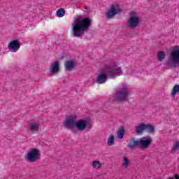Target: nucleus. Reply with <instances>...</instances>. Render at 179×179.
I'll return each instance as SVG.
<instances>
[{
	"label": "nucleus",
	"mask_w": 179,
	"mask_h": 179,
	"mask_svg": "<svg viewBox=\"0 0 179 179\" xmlns=\"http://www.w3.org/2000/svg\"><path fill=\"white\" fill-rule=\"evenodd\" d=\"M92 26V19L83 15L77 17L71 24V34L73 37L82 38Z\"/></svg>",
	"instance_id": "1"
},
{
	"label": "nucleus",
	"mask_w": 179,
	"mask_h": 179,
	"mask_svg": "<svg viewBox=\"0 0 179 179\" xmlns=\"http://www.w3.org/2000/svg\"><path fill=\"white\" fill-rule=\"evenodd\" d=\"M122 73V69L121 67L114 63L110 64L109 65H106L101 74L98 76L96 82L101 85L107 82V78L115 79L117 76H121Z\"/></svg>",
	"instance_id": "2"
},
{
	"label": "nucleus",
	"mask_w": 179,
	"mask_h": 179,
	"mask_svg": "<svg viewBox=\"0 0 179 179\" xmlns=\"http://www.w3.org/2000/svg\"><path fill=\"white\" fill-rule=\"evenodd\" d=\"M78 116L72 115L66 117L64 121V125L66 128H69L70 131H73V127H76L78 131H85L87 127V122L85 120H79L78 122Z\"/></svg>",
	"instance_id": "3"
},
{
	"label": "nucleus",
	"mask_w": 179,
	"mask_h": 179,
	"mask_svg": "<svg viewBox=\"0 0 179 179\" xmlns=\"http://www.w3.org/2000/svg\"><path fill=\"white\" fill-rule=\"evenodd\" d=\"M129 97V90L125 84H122L121 87L116 88L115 93L113 94L114 101L122 103L127 101Z\"/></svg>",
	"instance_id": "4"
},
{
	"label": "nucleus",
	"mask_w": 179,
	"mask_h": 179,
	"mask_svg": "<svg viewBox=\"0 0 179 179\" xmlns=\"http://www.w3.org/2000/svg\"><path fill=\"white\" fill-rule=\"evenodd\" d=\"M177 64H179V46L178 45L173 47V50L171 52V57L167 62V65L174 68L177 66Z\"/></svg>",
	"instance_id": "5"
},
{
	"label": "nucleus",
	"mask_w": 179,
	"mask_h": 179,
	"mask_svg": "<svg viewBox=\"0 0 179 179\" xmlns=\"http://www.w3.org/2000/svg\"><path fill=\"white\" fill-rule=\"evenodd\" d=\"M41 159V154H40V150H37V148L31 149L27 155V160L29 163H34Z\"/></svg>",
	"instance_id": "6"
},
{
	"label": "nucleus",
	"mask_w": 179,
	"mask_h": 179,
	"mask_svg": "<svg viewBox=\"0 0 179 179\" xmlns=\"http://www.w3.org/2000/svg\"><path fill=\"white\" fill-rule=\"evenodd\" d=\"M120 12H121V8L120 6L112 4L110 8L106 13V16H107L108 19H112V17H114L115 15H118Z\"/></svg>",
	"instance_id": "7"
},
{
	"label": "nucleus",
	"mask_w": 179,
	"mask_h": 179,
	"mask_svg": "<svg viewBox=\"0 0 179 179\" xmlns=\"http://www.w3.org/2000/svg\"><path fill=\"white\" fill-rule=\"evenodd\" d=\"M139 24V17L136 16V13L132 11L130 13V17L128 21V27L131 29H135Z\"/></svg>",
	"instance_id": "8"
},
{
	"label": "nucleus",
	"mask_w": 179,
	"mask_h": 179,
	"mask_svg": "<svg viewBox=\"0 0 179 179\" xmlns=\"http://www.w3.org/2000/svg\"><path fill=\"white\" fill-rule=\"evenodd\" d=\"M152 137L150 136H147L138 138L139 148L141 149H148L150 145H152Z\"/></svg>",
	"instance_id": "9"
},
{
	"label": "nucleus",
	"mask_w": 179,
	"mask_h": 179,
	"mask_svg": "<svg viewBox=\"0 0 179 179\" xmlns=\"http://www.w3.org/2000/svg\"><path fill=\"white\" fill-rule=\"evenodd\" d=\"M20 48V43L17 40H13V41L10 42V43L8 44V50L11 52H16L17 51H19Z\"/></svg>",
	"instance_id": "10"
},
{
	"label": "nucleus",
	"mask_w": 179,
	"mask_h": 179,
	"mask_svg": "<svg viewBox=\"0 0 179 179\" xmlns=\"http://www.w3.org/2000/svg\"><path fill=\"white\" fill-rule=\"evenodd\" d=\"M138 146H139V138L136 140L135 138H132L129 141V143L127 144V148L131 150H134Z\"/></svg>",
	"instance_id": "11"
},
{
	"label": "nucleus",
	"mask_w": 179,
	"mask_h": 179,
	"mask_svg": "<svg viewBox=\"0 0 179 179\" xmlns=\"http://www.w3.org/2000/svg\"><path fill=\"white\" fill-rule=\"evenodd\" d=\"M50 72L52 75H55V73H58L59 72V63L58 62L56 61L51 64Z\"/></svg>",
	"instance_id": "12"
},
{
	"label": "nucleus",
	"mask_w": 179,
	"mask_h": 179,
	"mask_svg": "<svg viewBox=\"0 0 179 179\" xmlns=\"http://www.w3.org/2000/svg\"><path fill=\"white\" fill-rule=\"evenodd\" d=\"M134 131L137 135H142L145 131V123H140L136 126Z\"/></svg>",
	"instance_id": "13"
},
{
	"label": "nucleus",
	"mask_w": 179,
	"mask_h": 179,
	"mask_svg": "<svg viewBox=\"0 0 179 179\" xmlns=\"http://www.w3.org/2000/svg\"><path fill=\"white\" fill-rule=\"evenodd\" d=\"M64 66L66 71H73V69H75V62L72 60L67 61Z\"/></svg>",
	"instance_id": "14"
},
{
	"label": "nucleus",
	"mask_w": 179,
	"mask_h": 179,
	"mask_svg": "<svg viewBox=\"0 0 179 179\" xmlns=\"http://www.w3.org/2000/svg\"><path fill=\"white\" fill-rule=\"evenodd\" d=\"M29 128L31 132H37L40 128V124L34 122L29 124Z\"/></svg>",
	"instance_id": "15"
},
{
	"label": "nucleus",
	"mask_w": 179,
	"mask_h": 179,
	"mask_svg": "<svg viewBox=\"0 0 179 179\" xmlns=\"http://www.w3.org/2000/svg\"><path fill=\"white\" fill-rule=\"evenodd\" d=\"M145 131L148 134H155V127L150 124H145Z\"/></svg>",
	"instance_id": "16"
},
{
	"label": "nucleus",
	"mask_w": 179,
	"mask_h": 179,
	"mask_svg": "<svg viewBox=\"0 0 179 179\" xmlns=\"http://www.w3.org/2000/svg\"><path fill=\"white\" fill-rule=\"evenodd\" d=\"M125 134V129H124V127L121 126L117 132V139H122L124 138V135Z\"/></svg>",
	"instance_id": "17"
},
{
	"label": "nucleus",
	"mask_w": 179,
	"mask_h": 179,
	"mask_svg": "<svg viewBox=\"0 0 179 179\" xmlns=\"http://www.w3.org/2000/svg\"><path fill=\"white\" fill-rule=\"evenodd\" d=\"M157 58L159 61L162 62L164 58H166V53L164 51H160L157 54Z\"/></svg>",
	"instance_id": "18"
},
{
	"label": "nucleus",
	"mask_w": 179,
	"mask_h": 179,
	"mask_svg": "<svg viewBox=\"0 0 179 179\" xmlns=\"http://www.w3.org/2000/svg\"><path fill=\"white\" fill-rule=\"evenodd\" d=\"M115 138L114 135L110 134L108 138V146H113L114 145Z\"/></svg>",
	"instance_id": "19"
},
{
	"label": "nucleus",
	"mask_w": 179,
	"mask_h": 179,
	"mask_svg": "<svg viewBox=\"0 0 179 179\" xmlns=\"http://www.w3.org/2000/svg\"><path fill=\"white\" fill-rule=\"evenodd\" d=\"M57 15L58 17H63V16H65V9L59 8L57 11Z\"/></svg>",
	"instance_id": "20"
},
{
	"label": "nucleus",
	"mask_w": 179,
	"mask_h": 179,
	"mask_svg": "<svg viewBox=\"0 0 179 179\" xmlns=\"http://www.w3.org/2000/svg\"><path fill=\"white\" fill-rule=\"evenodd\" d=\"M177 93H179V85H176L173 87L172 92H171V96L172 97H174Z\"/></svg>",
	"instance_id": "21"
},
{
	"label": "nucleus",
	"mask_w": 179,
	"mask_h": 179,
	"mask_svg": "<svg viewBox=\"0 0 179 179\" xmlns=\"http://www.w3.org/2000/svg\"><path fill=\"white\" fill-rule=\"evenodd\" d=\"M179 149V141H177L176 143L173 144V147L172 148V153H176L177 150Z\"/></svg>",
	"instance_id": "22"
},
{
	"label": "nucleus",
	"mask_w": 179,
	"mask_h": 179,
	"mask_svg": "<svg viewBox=\"0 0 179 179\" xmlns=\"http://www.w3.org/2000/svg\"><path fill=\"white\" fill-rule=\"evenodd\" d=\"M101 164H100V162L99 161H94L92 162V167L96 168L98 167V169H100Z\"/></svg>",
	"instance_id": "23"
},
{
	"label": "nucleus",
	"mask_w": 179,
	"mask_h": 179,
	"mask_svg": "<svg viewBox=\"0 0 179 179\" xmlns=\"http://www.w3.org/2000/svg\"><path fill=\"white\" fill-rule=\"evenodd\" d=\"M128 164H129V160L126 157H123V166L125 167H128Z\"/></svg>",
	"instance_id": "24"
},
{
	"label": "nucleus",
	"mask_w": 179,
	"mask_h": 179,
	"mask_svg": "<svg viewBox=\"0 0 179 179\" xmlns=\"http://www.w3.org/2000/svg\"><path fill=\"white\" fill-rule=\"evenodd\" d=\"M62 55H63V56L61 57V59H64V57H65V55H66V54H65V53H62Z\"/></svg>",
	"instance_id": "25"
}]
</instances>
